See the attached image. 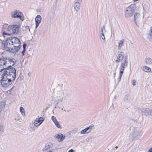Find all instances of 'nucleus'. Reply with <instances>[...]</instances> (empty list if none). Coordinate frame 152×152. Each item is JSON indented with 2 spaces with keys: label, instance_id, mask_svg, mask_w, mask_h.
Masks as SVG:
<instances>
[{
  "label": "nucleus",
  "instance_id": "obj_1",
  "mask_svg": "<svg viewBox=\"0 0 152 152\" xmlns=\"http://www.w3.org/2000/svg\"><path fill=\"white\" fill-rule=\"evenodd\" d=\"M0 45H1V48L4 47L6 50L13 52L18 51L21 46L19 39L15 37H10L7 38L4 43L0 39Z\"/></svg>",
  "mask_w": 152,
  "mask_h": 152
},
{
  "label": "nucleus",
  "instance_id": "obj_2",
  "mask_svg": "<svg viewBox=\"0 0 152 152\" xmlns=\"http://www.w3.org/2000/svg\"><path fill=\"white\" fill-rule=\"evenodd\" d=\"M136 8L135 4H132L127 7L124 11V15L126 17L129 18L133 16Z\"/></svg>",
  "mask_w": 152,
  "mask_h": 152
},
{
  "label": "nucleus",
  "instance_id": "obj_3",
  "mask_svg": "<svg viewBox=\"0 0 152 152\" xmlns=\"http://www.w3.org/2000/svg\"><path fill=\"white\" fill-rule=\"evenodd\" d=\"M5 70V73L4 75H7V76L15 80L16 75L15 69L13 67H6Z\"/></svg>",
  "mask_w": 152,
  "mask_h": 152
},
{
  "label": "nucleus",
  "instance_id": "obj_4",
  "mask_svg": "<svg viewBox=\"0 0 152 152\" xmlns=\"http://www.w3.org/2000/svg\"><path fill=\"white\" fill-rule=\"evenodd\" d=\"M7 75H4L1 77L0 80L1 85L4 87H7L11 85L13 81L11 78L6 76Z\"/></svg>",
  "mask_w": 152,
  "mask_h": 152
},
{
  "label": "nucleus",
  "instance_id": "obj_5",
  "mask_svg": "<svg viewBox=\"0 0 152 152\" xmlns=\"http://www.w3.org/2000/svg\"><path fill=\"white\" fill-rule=\"evenodd\" d=\"M7 58H0V62H3V64L6 67H11V66H12L15 64V60L12 58V59Z\"/></svg>",
  "mask_w": 152,
  "mask_h": 152
},
{
  "label": "nucleus",
  "instance_id": "obj_6",
  "mask_svg": "<svg viewBox=\"0 0 152 152\" xmlns=\"http://www.w3.org/2000/svg\"><path fill=\"white\" fill-rule=\"evenodd\" d=\"M19 29V26L18 25H9L7 28V31L14 34L18 33Z\"/></svg>",
  "mask_w": 152,
  "mask_h": 152
},
{
  "label": "nucleus",
  "instance_id": "obj_7",
  "mask_svg": "<svg viewBox=\"0 0 152 152\" xmlns=\"http://www.w3.org/2000/svg\"><path fill=\"white\" fill-rule=\"evenodd\" d=\"M128 62L126 58L123 60V61L121 64L120 68V72L119 76L118 77V81L120 82L121 79L122 75L123 73L125 67H126L128 65Z\"/></svg>",
  "mask_w": 152,
  "mask_h": 152
},
{
  "label": "nucleus",
  "instance_id": "obj_8",
  "mask_svg": "<svg viewBox=\"0 0 152 152\" xmlns=\"http://www.w3.org/2000/svg\"><path fill=\"white\" fill-rule=\"evenodd\" d=\"M64 96V93L62 91H58L56 94V100L55 102L58 104L59 102H61L63 99Z\"/></svg>",
  "mask_w": 152,
  "mask_h": 152
},
{
  "label": "nucleus",
  "instance_id": "obj_9",
  "mask_svg": "<svg viewBox=\"0 0 152 152\" xmlns=\"http://www.w3.org/2000/svg\"><path fill=\"white\" fill-rule=\"evenodd\" d=\"M12 17L13 18H18L22 20H23L24 18L22 17L23 14L19 10H16L11 13Z\"/></svg>",
  "mask_w": 152,
  "mask_h": 152
},
{
  "label": "nucleus",
  "instance_id": "obj_10",
  "mask_svg": "<svg viewBox=\"0 0 152 152\" xmlns=\"http://www.w3.org/2000/svg\"><path fill=\"white\" fill-rule=\"evenodd\" d=\"M45 118L43 117H40L37 118L34 122V124L35 126L37 127L40 126L44 121Z\"/></svg>",
  "mask_w": 152,
  "mask_h": 152
},
{
  "label": "nucleus",
  "instance_id": "obj_11",
  "mask_svg": "<svg viewBox=\"0 0 152 152\" xmlns=\"http://www.w3.org/2000/svg\"><path fill=\"white\" fill-rule=\"evenodd\" d=\"M142 19V17L139 13H136L134 15V20L135 23L137 26Z\"/></svg>",
  "mask_w": 152,
  "mask_h": 152
},
{
  "label": "nucleus",
  "instance_id": "obj_12",
  "mask_svg": "<svg viewBox=\"0 0 152 152\" xmlns=\"http://www.w3.org/2000/svg\"><path fill=\"white\" fill-rule=\"evenodd\" d=\"M54 137L56 139L58 142H61L65 139V137L63 134L59 133L55 135Z\"/></svg>",
  "mask_w": 152,
  "mask_h": 152
},
{
  "label": "nucleus",
  "instance_id": "obj_13",
  "mask_svg": "<svg viewBox=\"0 0 152 152\" xmlns=\"http://www.w3.org/2000/svg\"><path fill=\"white\" fill-rule=\"evenodd\" d=\"M53 145L51 143H47L44 147L42 149V151H51L52 150H54L52 149Z\"/></svg>",
  "mask_w": 152,
  "mask_h": 152
},
{
  "label": "nucleus",
  "instance_id": "obj_14",
  "mask_svg": "<svg viewBox=\"0 0 152 152\" xmlns=\"http://www.w3.org/2000/svg\"><path fill=\"white\" fill-rule=\"evenodd\" d=\"M42 20V17L40 15H38L35 18V28H37L41 23Z\"/></svg>",
  "mask_w": 152,
  "mask_h": 152
},
{
  "label": "nucleus",
  "instance_id": "obj_15",
  "mask_svg": "<svg viewBox=\"0 0 152 152\" xmlns=\"http://www.w3.org/2000/svg\"><path fill=\"white\" fill-rule=\"evenodd\" d=\"M74 8L77 12L80 9L81 3L74 2Z\"/></svg>",
  "mask_w": 152,
  "mask_h": 152
},
{
  "label": "nucleus",
  "instance_id": "obj_16",
  "mask_svg": "<svg viewBox=\"0 0 152 152\" xmlns=\"http://www.w3.org/2000/svg\"><path fill=\"white\" fill-rule=\"evenodd\" d=\"M142 111L146 116L148 115L151 113L150 110L148 108H143L142 109Z\"/></svg>",
  "mask_w": 152,
  "mask_h": 152
},
{
  "label": "nucleus",
  "instance_id": "obj_17",
  "mask_svg": "<svg viewBox=\"0 0 152 152\" xmlns=\"http://www.w3.org/2000/svg\"><path fill=\"white\" fill-rule=\"evenodd\" d=\"M94 125H91L89 126L88 127H86L84 129V130L88 133H90Z\"/></svg>",
  "mask_w": 152,
  "mask_h": 152
},
{
  "label": "nucleus",
  "instance_id": "obj_18",
  "mask_svg": "<svg viewBox=\"0 0 152 152\" xmlns=\"http://www.w3.org/2000/svg\"><path fill=\"white\" fill-rule=\"evenodd\" d=\"M124 41V39H122L120 40L118 44V49L119 50H121L122 46L123 45V44Z\"/></svg>",
  "mask_w": 152,
  "mask_h": 152
},
{
  "label": "nucleus",
  "instance_id": "obj_19",
  "mask_svg": "<svg viewBox=\"0 0 152 152\" xmlns=\"http://www.w3.org/2000/svg\"><path fill=\"white\" fill-rule=\"evenodd\" d=\"M145 62L147 64H151L152 63V60L150 58H147L145 59Z\"/></svg>",
  "mask_w": 152,
  "mask_h": 152
},
{
  "label": "nucleus",
  "instance_id": "obj_20",
  "mask_svg": "<svg viewBox=\"0 0 152 152\" xmlns=\"http://www.w3.org/2000/svg\"><path fill=\"white\" fill-rule=\"evenodd\" d=\"M143 70L146 72H149L151 71V69L147 66H144L142 68Z\"/></svg>",
  "mask_w": 152,
  "mask_h": 152
},
{
  "label": "nucleus",
  "instance_id": "obj_21",
  "mask_svg": "<svg viewBox=\"0 0 152 152\" xmlns=\"http://www.w3.org/2000/svg\"><path fill=\"white\" fill-rule=\"evenodd\" d=\"M3 62H0V72L6 68V66H5L4 65H3Z\"/></svg>",
  "mask_w": 152,
  "mask_h": 152
},
{
  "label": "nucleus",
  "instance_id": "obj_22",
  "mask_svg": "<svg viewBox=\"0 0 152 152\" xmlns=\"http://www.w3.org/2000/svg\"><path fill=\"white\" fill-rule=\"evenodd\" d=\"M20 111L22 115L23 116L25 115V113L23 107H20Z\"/></svg>",
  "mask_w": 152,
  "mask_h": 152
},
{
  "label": "nucleus",
  "instance_id": "obj_23",
  "mask_svg": "<svg viewBox=\"0 0 152 152\" xmlns=\"http://www.w3.org/2000/svg\"><path fill=\"white\" fill-rule=\"evenodd\" d=\"M5 104L4 102H2L0 104V111L3 110L5 107Z\"/></svg>",
  "mask_w": 152,
  "mask_h": 152
},
{
  "label": "nucleus",
  "instance_id": "obj_24",
  "mask_svg": "<svg viewBox=\"0 0 152 152\" xmlns=\"http://www.w3.org/2000/svg\"><path fill=\"white\" fill-rule=\"evenodd\" d=\"M4 127L1 124H0V135L4 132Z\"/></svg>",
  "mask_w": 152,
  "mask_h": 152
},
{
  "label": "nucleus",
  "instance_id": "obj_25",
  "mask_svg": "<svg viewBox=\"0 0 152 152\" xmlns=\"http://www.w3.org/2000/svg\"><path fill=\"white\" fill-rule=\"evenodd\" d=\"M106 32V30L105 28V26L104 25L102 27L101 29V33H104Z\"/></svg>",
  "mask_w": 152,
  "mask_h": 152
},
{
  "label": "nucleus",
  "instance_id": "obj_26",
  "mask_svg": "<svg viewBox=\"0 0 152 152\" xmlns=\"http://www.w3.org/2000/svg\"><path fill=\"white\" fill-rule=\"evenodd\" d=\"M54 124H55L56 127H57L58 128H61V126L58 121H57Z\"/></svg>",
  "mask_w": 152,
  "mask_h": 152
},
{
  "label": "nucleus",
  "instance_id": "obj_27",
  "mask_svg": "<svg viewBox=\"0 0 152 152\" xmlns=\"http://www.w3.org/2000/svg\"><path fill=\"white\" fill-rule=\"evenodd\" d=\"M51 119L54 123L58 121L56 117L54 116H52L51 117Z\"/></svg>",
  "mask_w": 152,
  "mask_h": 152
},
{
  "label": "nucleus",
  "instance_id": "obj_28",
  "mask_svg": "<svg viewBox=\"0 0 152 152\" xmlns=\"http://www.w3.org/2000/svg\"><path fill=\"white\" fill-rule=\"evenodd\" d=\"M118 57H124V53L123 52H119L118 53Z\"/></svg>",
  "mask_w": 152,
  "mask_h": 152
},
{
  "label": "nucleus",
  "instance_id": "obj_29",
  "mask_svg": "<svg viewBox=\"0 0 152 152\" xmlns=\"http://www.w3.org/2000/svg\"><path fill=\"white\" fill-rule=\"evenodd\" d=\"M80 132V134H87V133L85 131V130H84V129L82 130Z\"/></svg>",
  "mask_w": 152,
  "mask_h": 152
},
{
  "label": "nucleus",
  "instance_id": "obj_30",
  "mask_svg": "<svg viewBox=\"0 0 152 152\" xmlns=\"http://www.w3.org/2000/svg\"><path fill=\"white\" fill-rule=\"evenodd\" d=\"M101 37L102 39L105 40V37L104 33H101Z\"/></svg>",
  "mask_w": 152,
  "mask_h": 152
},
{
  "label": "nucleus",
  "instance_id": "obj_31",
  "mask_svg": "<svg viewBox=\"0 0 152 152\" xmlns=\"http://www.w3.org/2000/svg\"><path fill=\"white\" fill-rule=\"evenodd\" d=\"M150 30L151 31V33H149V34H148V38H149V36L151 34H152V26H151L150 28Z\"/></svg>",
  "mask_w": 152,
  "mask_h": 152
},
{
  "label": "nucleus",
  "instance_id": "obj_32",
  "mask_svg": "<svg viewBox=\"0 0 152 152\" xmlns=\"http://www.w3.org/2000/svg\"><path fill=\"white\" fill-rule=\"evenodd\" d=\"M25 28L27 31H30V29L29 26H26L25 27Z\"/></svg>",
  "mask_w": 152,
  "mask_h": 152
},
{
  "label": "nucleus",
  "instance_id": "obj_33",
  "mask_svg": "<svg viewBox=\"0 0 152 152\" xmlns=\"http://www.w3.org/2000/svg\"><path fill=\"white\" fill-rule=\"evenodd\" d=\"M82 0H74V2L81 3Z\"/></svg>",
  "mask_w": 152,
  "mask_h": 152
},
{
  "label": "nucleus",
  "instance_id": "obj_34",
  "mask_svg": "<svg viewBox=\"0 0 152 152\" xmlns=\"http://www.w3.org/2000/svg\"><path fill=\"white\" fill-rule=\"evenodd\" d=\"M117 58V59L115 60V61L116 62H119L120 61V59L119 58Z\"/></svg>",
  "mask_w": 152,
  "mask_h": 152
},
{
  "label": "nucleus",
  "instance_id": "obj_35",
  "mask_svg": "<svg viewBox=\"0 0 152 152\" xmlns=\"http://www.w3.org/2000/svg\"><path fill=\"white\" fill-rule=\"evenodd\" d=\"M135 83H136L135 80H133L132 85L133 86H134L135 85H136Z\"/></svg>",
  "mask_w": 152,
  "mask_h": 152
},
{
  "label": "nucleus",
  "instance_id": "obj_36",
  "mask_svg": "<svg viewBox=\"0 0 152 152\" xmlns=\"http://www.w3.org/2000/svg\"><path fill=\"white\" fill-rule=\"evenodd\" d=\"M26 45L25 44H24L23 45V49H26Z\"/></svg>",
  "mask_w": 152,
  "mask_h": 152
},
{
  "label": "nucleus",
  "instance_id": "obj_37",
  "mask_svg": "<svg viewBox=\"0 0 152 152\" xmlns=\"http://www.w3.org/2000/svg\"><path fill=\"white\" fill-rule=\"evenodd\" d=\"M25 50L26 49H23V50L22 52V53L23 55H24V53L25 52Z\"/></svg>",
  "mask_w": 152,
  "mask_h": 152
},
{
  "label": "nucleus",
  "instance_id": "obj_38",
  "mask_svg": "<svg viewBox=\"0 0 152 152\" xmlns=\"http://www.w3.org/2000/svg\"><path fill=\"white\" fill-rule=\"evenodd\" d=\"M148 152H152V148L149 149L148 150Z\"/></svg>",
  "mask_w": 152,
  "mask_h": 152
},
{
  "label": "nucleus",
  "instance_id": "obj_39",
  "mask_svg": "<svg viewBox=\"0 0 152 152\" xmlns=\"http://www.w3.org/2000/svg\"><path fill=\"white\" fill-rule=\"evenodd\" d=\"M8 34L6 33L5 32H3V35H7V34Z\"/></svg>",
  "mask_w": 152,
  "mask_h": 152
},
{
  "label": "nucleus",
  "instance_id": "obj_40",
  "mask_svg": "<svg viewBox=\"0 0 152 152\" xmlns=\"http://www.w3.org/2000/svg\"><path fill=\"white\" fill-rule=\"evenodd\" d=\"M47 152H55L54 150H52L51 151H47Z\"/></svg>",
  "mask_w": 152,
  "mask_h": 152
},
{
  "label": "nucleus",
  "instance_id": "obj_41",
  "mask_svg": "<svg viewBox=\"0 0 152 152\" xmlns=\"http://www.w3.org/2000/svg\"><path fill=\"white\" fill-rule=\"evenodd\" d=\"M68 152H73V150L72 149L69 150Z\"/></svg>",
  "mask_w": 152,
  "mask_h": 152
},
{
  "label": "nucleus",
  "instance_id": "obj_42",
  "mask_svg": "<svg viewBox=\"0 0 152 152\" xmlns=\"http://www.w3.org/2000/svg\"><path fill=\"white\" fill-rule=\"evenodd\" d=\"M117 97V96L116 95H115L114 96V98L115 99H116Z\"/></svg>",
  "mask_w": 152,
  "mask_h": 152
},
{
  "label": "nucleus",
  "instance_id": "obj_43",
  "mask_svg": "<svg viewBox=\"0 0 152 152\" xmlns=\"http://www.w3.org/2000/svg\"><path fill=\"white\" fill-rule=\"evenodd\" d=\"M15 120H16L17 121H19V122H20V119H16V118L15 119Z\"/></svg>",
  "mask_w": 152,
  "mask_h": 152
},
{
  "label": "nucleus",
  "instance_id": "obj_44",
  "mask_svg": "<svg viewBox=\"0 0 152 152\" xmlns=\"http://www.w3.org/2000/svg\"><path fill=\"white\" fill-rule=\"evenodd\" d=\"M134 2H136L138 1V0H133Z\"/></svg>",
  "mask_w": 152,
  "mask_h": 152
},
{
  "label": "nucleus",
  "instance_id": "obj_45",
  "mask_svg": "<svg viewBox=\"0 0 152 152\" xmlns=\"http://www.w3.org/2000/svg\"><path fill=\"white\" fill-rule=\"evenodd\" d=\"M28 76H30V72H29V73H28Z\"/></svg>",
  "mask_w": 152,
  "mask_h": 152
},
{
  "label": "nucleus",
  "instance_id": "obj_46",
  "mask_svg": "<svg viewBox=\"0 0 152 152\" xmlns=\"http://www.w3.org/2000/svg\"><path fill=\"white\" fill-rule=\"evenodd\" d=\"M115 74H116V73H114V77H115Z\"/></svg>",
  "mask_w": 152,
  "mask_h": 152
},
{
  "label": "nucleus",
  "instance_id": "obj_47",
  "mask_svg": "<svg viewBox=\"0 0 152 152\" xmlns=\"http://www.w3.org/2000/svg\"><path fill=\"white\" fill-rule=\"evenodd\" d=\"M152 34H151V35H150L149 36V38H150V37H152Z\"/></svg>",
  "mask_w": 152,
  "mask_h": 152
},
{
  "label": "nucleus",
  "instance_id": "obj_48",
  "mask_svg": "<svg viewBox=\"0 0 152 152\" xmlns=\"http://www.w3.org/2000/svg\"><path fill=\"white\" fill-rule=\"evenodd\" d=\"M115 148H118V146H116L115 147Z\"/></svg>",
  "mask_w": 152,
  "mask_h": 152
}]
</instances>
